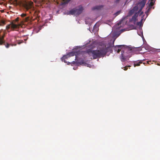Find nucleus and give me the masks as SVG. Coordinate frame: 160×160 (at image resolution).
I'll list each match as a JSON object with an SVG mask.
<instances>
[{
	"label": "nucleus",
	"instance_id": "1",
	"mask_svg": "<svg viewBox=\"0 0 160 160\" xmlns=\"http://www.w3.org/2000/svg\"><path fill=\"white\" fill-rule=\"evenodd\" d=\"M109 52H112L111 46L106 47V45H103L96 50L89 49L87 50L86 52L90 56H92L93 59H96L103 57Z\"/></svg>",
	"mask_w": 160,
	"mask_h": 160
},
{
	"label": "nucleus",
	"instance_id": "2",
	"mask_svg": "<svg viewBox=\"0 0 160 160\" xmlns=\"http://www.w3.org/2000/svg\"><path fill=\"white\" fill-rule=\"evenodd\" d=\"M145 5L144 2H140L137 4L131 10L128 12V16H131L134 13H135V14L132 16V18L129 20L131 22H133L135 24L137 21V17H138L139 14V16H141L143 13L142 12H141L142 9L144 7Z\"/></svg>",
	"mask_w": 160,
	"mask_h": 160
},
{
	"label": "nucleus",
	"instance_id": "3",
	"mask_svg": "<svg viewBox=\"0 0 160 160\" xmlns=\"http://www.w3.org/2000/svg\"><path fill=\"white\" fill-rule=\"evenodd\" d=\"M83 10V8L82 6H79L75 8H73L70 10L67 14L69 15H78L81 14Z\"/></svg>",
	"mask_w": 160,
	"mask_h": 160
},
{
	"label": "nucleus",
	"instance_id": "4",
	"mask_svg": "<svg viewBox=\"0 0 160 160\" xmlns=\"http://www.w3.org/2000/svg\"><path fill=\"white\" fill-rule=\"evenodd\" d=\"M122 54L121 55V60L122 62L124 61L125 60L128 58H130V56H128L126 54V53L123 52V53H122V51L121 52Z\"/></svg>",
	"mask_w": 160,
	"mask_h": 160
},
{
	"label": "nucleus",
	"instance_id": "5",
	"mask_svg": "<svg viewBox=\"0 0 160 160\" xmlns=\"http://www.w3.org/2000/svg\"><path fill=\"white\" fill-rule=\"evenodd\" d=\"M11 29L13 30H14L18 28L19 27L18 25L14 24V22H11Z\"/></svg>",
	"mask_w": 160,
	"mask_h": 160
},
{
	"label": "nucleus",
	"instance_id": "6",
	"mask_svg": "<svg viewBox=\"0 0 160 160\" xmlns=\"http://www.w3.org/2000/svg\"><path fill=\"white\" fill-rule=\"evenodd\" d=\"M103 7V6L102 5L96 6L93 7L92 8V10H99Z\"/></svg>",
	"mask_w": 160,
	"mask_h": 160
},
{
	"label": "nucleus",
	"instance_id": "7",
	"mask_svg": "<svg viewBox=\"0 0 160 160\" xmlns=\"http://www.w3.org/2000/svg\"><path fill=\"white\" fill-rule=\"evenodd\" d=\"M69 57H68V56L67 54L66 55H65L63 56L61 58V59L62 60V61L63 62H64L65 63H66L67 62L65 61V59H67L68 58H69Z\"/></svg>",
	"mask_w": 160,
	"mask_h": 160
},
{
	"label": "nucleus",
	"instance_id": "8",
	"mask_svg": "<svg viewBox=\"0 0 160 160\" xmlns=\"http://www.w3.org/2000/svg\"><path fill=\"white\" fill-rule=\"evenodd\" d=\"M142 63V61L141 60L139 61L138 62H135L134 64V67H136V66H138L140 65V64Z\"/></svg>",
	"mask_w": 160,
	"mask_h": 160
},
{
	"label": "nucleus",
	"instance_id": "9",
	"mask_svg": "<svg viewBox=\"0 0 160 160\" xmlns=\"http://www.w3.org/2000/svg\"><path fill=\"white\" fill-rule=\"evenodd\" d=\"M125 45H119L116 46L114 47V49L116 51H117L118 49V48H121V47H124Z\"/></svg>",
	"mask_w": 160,
	"mask_h": 160
},
{
	"label": "nucleus",
	"instance_id": "10",
	"mask_svg": "<svg viewBox=\"0 0 160 160\" xmlns=\"http://www.w3.org/2000/svg\"><path fill=\"white\" fill-rule=\"evenodd\" d=\"M75 53H76V52H72L68 53L67 54L68 56V57H69L70 58L71 56H74V55H76Z\"/></svg>",
	"mask_w": 160,
	"mask_h": 160
},
{
	"label": "nucleus",
	"instance_id": "11",
	"mask_svg": "<svg viewBox=\"0 0 160 160\" xmlns=\"http://www.w3.org/2000/svg\"><path fill=\"white\" fill-rule=\"evenodd\" d=\"M71 0H63L62 4H65L68 3Z\"/></svg>",
	"mask_w": 160,
	"mask_h": 160
},
{
	"label": "nucleus",
	"instance_id": "12",
	"mask_svg": "<svg viewBox=\"0 0 160 160\" xmlns=\"http://www.w3.org/2000/svg\"><path fill=\"white\" fill-rule=\"evenodd\" d=\"M6 24L5 21L4 20H1L0 22V25H3Z\"/></svg>",
	"mask_w": 160,
	"mask_h": 160
},
{
	"label": "nucleus",
	"instance_id": "13",
	"mask_svg": "<svg viewBox=\"0 0 160 160\" xmlns=\"http://www.w3.org/2000/svg\"><path fill=\"white\" fill-rule=\"evenodd\" d=\"M137 25L140 26H142V20H141V21L138 22L137 23Z\"/></svg>",
	"mask_w": 160,
	"mask_h": 160
},
{
	"label": "nucleus",
	"instance_id": "14",
	"mask_svg": "<svg viewBox=\"0 0 160 160\" xmlns=\"http://www.w3.org/2000/svg\"><path fill=\"white\" fill-rule=\"evenodd\" d=\"M10 28H11V23L10 24H8V25H7L6 26V29H7V30H8Z\"/></svg>",
	"mask_w": 160,
	"mask_h": 160
},
{
	"label": "nucleus",
	"instance_id": "15",
	"mask_svg": "<svg viewBox=\"0 0 160 160\" xmlns=\"http://www.w3.org/2000/svg\"><path fill=\"white\" fill-rule=\"evenodd\" d=\"M98 29V27L97 26V24L96 23L94 26L93 27V30H97Z\"/></svg>",
	"mask_w": 160,
	"mask_h": 160
},
{
	"label": "nucleus",
	"instance_id": "16",
	"mask_svg": "<svg viewBox=\"0 0 160 160\" xmlns=\"http://www.w3.org/2000/svg\"><path fill=\"white\" fill-rule=\"evenodd\" d=\"M151 1H152L150 2V3L149 4V6L150 7H152L154 5V3L152 2L153 0H151Z\"/></svg>",
	"mask_w": 160,
	"mask_h": 160
},
{
	"label": "nucleus",
	"instance_id": "17",
	"mask_svg": "<svg viewBox=\"0 0 160 160\" xmlns=\"http://www.w3.org/2000/svg\"><path fill=\"white\" fill-rule=\"evenodd\" d=\"M120 13V11H118L116 13H115V15L117 16L118 14H119Z\"/></svg>",
	"mask_w": 160,
	"mask_h": 160
},
{
	"label": "nucleus",
	"instance_id": "18",
	"mask_svg": "<svg viewBox=\"0 0 160 160\" xmlns=\"http://www.w3.org/2000/svg\"><path fill=\"white\" fill-rule=\"evenodd\" d=\"M26 14L25 13H22L21 15V16L22 17H25V16H26Z\"/></svg>",
	"mask_w": 160,
	"mask_h": 160
},
{
	"label": "nucleus",
	"instance_id": "19",
	"mask_svg": "<svg viewBox=\"0 0 160 160\" xmlns=\"http://www.w3.org/2000/svg\"><path fill=\"white\" fill-rule=\"evenodd\" d=\"M130 66H129L128 67H123V68H124V70L125 71L127 70L128 69V67H130Z\"/></svg>",
	"mask_w": 160,
	"mask_h": 160
},
{
	"label": "nucleus",
	"instance_id": "20",
	"mask_svg": "<svg viewBox=\"0 0 160 160\" xmlns=\"http://www.w3.org/2000/svg\"><path fill=\"white\" fill-rule=\"evenodd\" d=\"M122 47H121L120 48H122ZM121 50V49H120V48H118V49L117 50V52L118 53H119L120 52V51Z\"/></svg>",
	"mask_w": 160,
	"mask_h": 160
},
{
	"label": "nucleus",
	"instance_id": "21",
	"mask_svg": "<svg viewBox=\"0 0 160 160\" xmlns=\"http://www.w3.org/2000/svg\"><path fill=\"white\" fill-rule=\"evenodd\" d=\"M120 0H115L114 1L116 3H118L119 2Z\"/></svg>",
	"mask_w": 160,
	"mask_h": 160
},
{
	"label": "nucleus",
	"instance_id": "22",
	"mask_svg": "<svg viewBox=\"0 0 160 160\" xmlns=\"http://www.w3.org/2000/svg\"><path fill=\"white\" fill-rule=\"evenodd\" d=\"M19 20V18H17L15 20V22H18Z\"/></svg>",
	"mask_w": 160,
	"mask_h": 160
},
{
	"label": "nucleus",
	"instance_id": "23",
	"mask_svg": "<svg viewBox=\"0 0 160 160\" xmlns=\"http://www.w3.org/2000/svg\"><path fill=\"white\" fill-rule=\"evenodd\" d=\"M32 3H33L32 2V3H31L30 4L29 6L27 8L28 9L30 8V7H31V6H32Z\"/></svg>",
	"mask_w": 160,
	"mask_h": 160
},
{
	"label": "nucleus",
	"instance_id": "24",
	"mask_svg": "<svg viewBox=\"0 0 160 160\" xmlns=\"http://www.w3.org/2000/svg\"><path fill=\"white\" fill-rule=\"evenodd\" d=\"M76 63V62L74 61L72 62V63L73 64H75Z\"/></svg>",
	"mask_w": 160,
	"mask_h": 160
},
{
	"label": "nucleus",
	"instance_id": "25",
	"mask_svg": "<svg viewBox=\"0 0 160 160\" xmlns=\"http://www.w3.org/2000/svg\"><path fill=\"white\" fill-rule=\"evenodd\" d=\"M121 24V22H119V23H118V25H120V24Z\"/></svg>",
	"mask_w": 160,
	"mask_h": 160
}]
</instances>
